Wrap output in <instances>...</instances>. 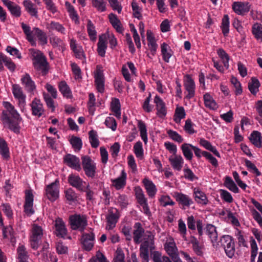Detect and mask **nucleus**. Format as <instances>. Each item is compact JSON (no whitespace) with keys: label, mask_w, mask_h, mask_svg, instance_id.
Instances as JSON below:
<instances>
[{"label":"nucleus","mask_w":262,"mask_h":262,"mask_svg":"<svg viewBox=\"0 0 262 262\" xmlns=\"http://www.w3.org/2000/svg\"><path fill=\"white\" fill-rule=\"evenodd\" d=\"M4 106L8 111H3L1 117L4 126L16 134H19L20 129L19 124L21 121V118L10 102H5Z\"/></svg>","instance_id":"obj_1"},{"label":"nucleus","mask_w":262,"mask_h":262,"mask_svg":"<svg viewBox=\"0 0 262 262\" xmlns=\"http://www.w3.org/2000/svg\"><path fill=\"white\" fill-rule=\"evenodd\" d=\"M143 242L140 247V257L144 262L149 261V250L152 251L155 249V235L149 230H146L145 236L142 239Z\"/></svg>","instance_id":"obj_2"},{"label":"nucleus","mask_w":262,"mask_h":262,"mask_svg":"<svg viewBox=\"0 0 262 262\" xmlns=\"http://www.w3.org/2000/svg\"><path fill=\"white\" fill-rule=\"evenodd\" d=\"M69 224L72 230H78L83 232L88 225V221L85 215L74 214L69 216Z\"/></svg>","instance_id":"obj_3"},{"label":"nucleus","mask_w":262,"mask_h":262,"mask_svg":"<svg viewBox=\"0 0 262 262\" xmlns=\"http://www.w3.org/2000/svg\"><path fill=\"white\" fill-rule=\"evenodd\" d=\"M42 235L43 230L42 227L37 224H33L31 235L30 237V245L32 249L36 250L38 248Z\"/></svg>","instance_id":"obj_4"},{"label":"nucleus","mask_w":262,"mask_h":262,"mask_svg":"<svg viewBox=\"0 0 262 262\" xmlns=\"http://www.w3.org/2000/svg\"><path fill=\"white\" fill-rule=\"evenodd\" d=\"M81 160L82 168L85 175L89 178H94L96 173V164L88 156L82 157Z\"/></svg>","instance_id":"obj_5"},{"label":"nucleus","mask_w":262,"mask_h":262,"mask_svg":"<svg viewBox=\"0 0 262 262\" xmlns=\"http://www.w3.org/2000/svg\"><path fill=\"white\" fill-rule=\"evenodd\" d=\"M220 243L224 248L228 257L232 258L235 253V246L233 238L229 235H223L220 239Z\"/></svg>","instance_id":"obj_6"},{"label":"nucleus","mask_w":262,"mask_h":262,"mask_svg":"<svg viewBox=\"0 0 262 262\" xmlns=\"http://www.w3.org/2000/svg\"><path fill=\"white\" fill-rule=\"evenodd\" d=\"M95 235L93 231L89 233L83 232L80 239L82 248L85 251H90L94 247Z\"/></svg>","instance_id":"obj_7"},{"label":"nucleus","mask_w":262,"mask_h":262,"mask_svg":"<svg viewBox=\"0 0 262 262\" xmlns=\"http://www.w3.org/2000/svg\"><path fill=\"white\" fill-rule=\"evenodd\" d=\"M135 195L138 203L143 207L144 213L147 215H151V212L148 205L147 200L142 189L140 187H136Z\"/></svg>","instance_id":"obj_8"},{"label":"nucleus","mask_w":262,"mask_h":262,"mask_svg":"<svg viewBox=\"0 0 262 262\" xmlns=\"http://www.w3.org/2000/svg\"><path fill=\"white\" fill-rule=\"evenodd\" d=\"M184 86L187 94L185 98L190 99L195 96V84L190 75H186L184 79Z\"/></svg>","instance_id":"obj_9"},{"label":"nucleus","mask_w":262,"mask_h":262,"mask_svg":"<svg viewBox=\"0 0 262 262\" xmlns=\"http://www.w3.org/2000/svg\"><path fill=\"white\" fill-rule=\"evenodd\" d=\"M120 217V213L117 209L108 210V213L106 216V229L108 230H113L116 225Z\"/></svg>","instance_id":"obj_10"},{"label":"nucleus","mask_w":262,"mask_h":262,"mask_svg":"<svg viewBox=\"0 0 262 262\" xmlns=\"http://www.w3.org/2000/svg\"><path fill=\"white\" fill-rule=\"evenodd\" d=\"M64 163L69 167L79 171L81 170L79 158L71 154H67L63 158Z\"/></svg>","instance_id":"obj_11"},{"label":"nucleus","mask_w":262,"mask_h":262,"mask_svg":"<svg viewBox=\"0 0 262 262\" xmlns=\"http://www.w3.org/2000/svg\"><path fill=\"white\" fill-rule=\"evenodd\" d=\"M173 196L180 205L182 206L183 209L189 208L193 203L192 200L187 195L181 192H175Z\"/></svg>","instance_id":"obj_12"},{"label":"nucleus","mask_w":262,"mask_h":262,"mask_svg":"<svg viewBox=\"0 0 262 262\" xmlns=\"http://www.w3.org/2000/svg\"><path fill=\"white\" fill-rule=\"evenodd\" d=\"M133 239L135 244H139L142 241V238L145 236L146 231H145L140 222L136 223L134 225Z\"/></svg>","instance_id":"obj_13"},{"label":"nucleus","mask_w":262,"mask_h":262,"mask_svg":"<svg viewBox=\"0 0 262 262\" xmlns=\"http://www.w3.org/2000/svg\"><path fill=\"white\" fill-rule=\"evenodd\" d=\"M68 180L70 185L76 188L80 191H84V188L88 183L83 181L79 176L75 174H70Z\"/></svg>","instance_id":"obj_14"},{"label":"nucleus","mask_w":262,"mask_h":262,"mask_svg":"<svg viewBox=\"0 0 262 262\" xmlns=\"http://www.w3.org/2000/svg\"><path fill=\"white\" fill-rule=\"evenodd\" d=\"M46 195L52 202L55 201L59 198V189L56 182H53L46 187Z\"/></svg>","instance_id":"obj_15"},{"label":"nucleus","mask_w":262,"mask_h":262,"mask_svg":"<svg viewBox=\"0 0 262 262\" xmlns=\"http://www.w3.org/2000/svg\"><path fill=\"white\" fill-rule=\"evenodd\" d=\"M2 2L12 16L15 17L20 16L21 11V7L19 5L9 0H2Z\"/></svg>","instance_id":"obj_16"},{"label":"nucleus","mask_w":262,"mask_h":262,"mask_svg":"<svg viewBox=\"0 0 262 262\" xmlns=\"http://www.w3.org/2000/svg\"><path fill=\"white\" fill-rule=\"evenodd\" d=\"M22 84L24 85L25 90L31 94L33 95L36 90V85L32 80L29 74L26 73L21 78Z\"/></svg>","instance_id":"obj_17"},{"label":"nucleus","mask_w":262,"mask_h":262,"mask_svg":"<svg viewBox=\"0 0 262 262\" xmlns=\"http://www.w3.org/2000/svg\"><path fill=\"white\" fill-rule=\"evenodd\" d=\"M33 195L31 190H26L25 192V203L24 210L25 212L28 214H32L34 213L33 209Z\"/></svg>","instance_id":"obj_18"},{"label":"nucleus","mask_w":262,"mask_h":262,"mask_svg":"<svg viewBox=\"0 0 262 262\" xmlns=\"http://www.w3.org/2000/svg\"><path fill=\"white\" fill-rule=\"evenodd\" d=\"M55 234L57 236L63 238L67 234V230L62 220L59 217L55 221Z\"/></svg>","instance_id":"obj_19"},{"label":"nucleus","mask_w":262,"mask_h":262,"mask_svg":"<svg viewBox=\"0 0 262 262\" xmlns=\"http://www.w3.org/2000/svg\"><path fill=\"white\" fill-rule=\"evenodd\" d=\"M205 232L210 238L213 246L216 248H218L219 244H215L217 239V233L215 227L211 224H207L205 228Z\"/></svg>","instance_id":"obj_20"},{"label":"nucleus","mask_w":262,"mask_h":262,"mask_svg":"<svg viewBox=\"0 0 262 262\" xmlns=\"http://www.w3.org/2000/svg\"><path fill=\"white\" fill-rule=\"evenodd\" d=\"M234 11L238 15H244L250 10V5L248 3L234 2L232 5Z\"/></svg>","instance_id":"obj_21"},{"label":"nucleus","mask_w":262,"mask_h":262,"mask_svg":"<svg viewBox=\"0 0 262 262\" xmlns=\"http://www.w3.org/2000/svg\"><path fill=\"white\" fill-rule=\"evenodd\" d=\"M154 102L156 105L157 115L161 118L165 117L166 115V110L165 103L162 99L159 96L156 95L154 99Z\"/></svg>","instance_id":"obj_22"},{"label":"nucleus","mask_w":262,"mask_h":262,"mask_svg":"<svg viewBox=\"0 0 262 262\" xmlns=\"http://www.w3.org/2000/svg\"><path fill=\"white\" fill-rule=\"evenodd\" d=\"M189 243L192 245L193 251L197 255H203L204 245L201 244L195 236L192 235L190 237Z\"/></svg>","instance_id":"obj_23"},{"label":"nucleus","mask_w":262,"mask_h":262,"mask_svg":"<svg viewBox=\"0 0 262 262\" xmlns=\"http://www.w3.org/2000/svg\"><path fill=\"white\" fill-rule=\"evenodd\" d=\"M32 114L40 117L42 115L44 110L43 109L42 104L39 99L35 98L31 104Z\"/></svg>","instance_id":"obj_24"},{"label":"nucleus","mask_w":262,"mask_h":262,"mask_svg":"<svg viewBox=\"0 0 262 262\" xmlns=\"http://www.w3.org/2000/svg\"><path fill=\"white\" fill-rule=\"evenodd\" d=\"M25 10L31 16L38 18V9L36 5L30 0H25L23 2Z\"/></svg>","instance_id":"obj_25"},{"label":"nucleus","mask_w":262,"mask_h":262,"mask_svg":"<svg viewBox=\"0 0 262 262\" xmlns=\"http://www.w3.org/2000/svg\"><path fill=\"white\" fill-rule=\"evenodd\" d=\"M95 83L98 92L102 93L104 91V80L102 73L101 71H97L95 75Z\"/></svg>","instance_id":"obj_26"},{"label":"nucleus","mask_w":262,"mask_h":262,"mask_svg":"<svg viewBox=\"0 0 262 262\" xmlns=\"http://www.w3.org/2000/svg\"><path fill=\"white\" fill-rule=\"evenodd\" d=\"M169 160L172 168L180 171L182 168L184 160L181 156L172 155L169 157Z\"/></svg>","instance_id":"obj_27"},{"label":"nucleus","mask_w":262,"mask_h":262,"mask_svg":"<svg viewBox=\"0 0 262 262\" xmlns=\"http://www.w3.org/2000/svg\"><path fill=\"white\" fill-rule=\"evenodd\" d=\"M12 92L14 97L19 100V105L24 106L25 104L26 96L23 94L22 89L20 86L16 84H13Z\"/></svg>","instance_id":"obj_28"},{"label":"nucleus","mask_w":262,"mask_h":262,"mask_svg":"<svg viewBox=\"0 0 262 262\" xmlns=\"http://www.w3.org/2000/svg\"><path fill=\"white\" fill-rule=\"evenodd\" d=\"M97 46V52L98 54L101 57H104L107 48L106 37L105 34H102L99 36Z\"/></svg>","instance_id":"obj_29"},{"label":"nucleus","mask_w":262,"mask_h":262,"mask_svg":"<svg viewBox=\"0 0 262 262\" xmlns=\"http://www.w3.org/2000/svg\"><path fill=\"white\" fill-rule=\"evenodd\" d=\"M146 192L150 198H154L157 192V188L154 183L147 178L143 180Z\"/></svg>","instance_id":"obj_30"},{"label":"nucleus","mask_w":262,"mask_h":262,"mask_svg":"<svg viewBox=\"0 0 262 262\" xmlns=\"http://www.w3.org/2000/svg\"><path fill=\"white\" fill-rule=\"evenodd\" d=\"M126 174L122 170L121 176L116 179L112 180L113 185L117 190L124 188L126 185Z\"/></svg>","instance_id":"obj_31"},{"label":"nucleus","mask_w":262,"mask_h":262,"mask_svg":"<svg viewBox=\"0 0 262 262\" xmlns=\"http://www.w3.org/2000/svg\"><path fill=\"white\" fill-rule=\"evenodd\" d=\"M249 139L250 142L256 147H262V136L261 133L257 130L253 131L250 135Z\"/></svg>","instance_id":"obj_32"},{"label":"nucleus","mask_w":262,"mask_h":262,"mask_svg":"<svg viewBox=\"0 0 262 262\" xmlns=\"http://www.w3.org/2000/svg\"><path fill=\"white\" fill-rule=\"evenodd\" d=\"M58 89L64 97L68 99L72 97V91L65 81H61L59 83Z\"/></svg>","instance_id":"obj_33"},{"label":"nucleus","mask_w":262,"mask_h":262,"mask_svg":"<svg viewBox=\"0 0 262 262\" xmlns=\"http://www.w3.org/2000/svg\"><path fill=\"white\" fill-rule=\"evenodd\" d=\"M194 200L199 204L206 205L208 203L207 198L204 192L199 189L195 188L194 190Z\"/></svg>","instance_id":"obj_34"},{"label":"nucleus","mask_w":262,"mask_h":262,"mask_svg":"<svg viewBox=\"0 0 262 262\" xmlns=\"http://www.w3.org/2000/svg\"><path fill=\"white\" fill-rule=\"evenodd\" d=\"M21 26L26 36L27 39L32 46H34L35 45V41L33 35V33H34L33 30L31 31L30 27L24 23H21Z\"/></svg>","instance_id":"obj_35"},{"label":"nucleus","mask_w":262,"mask_h":262,"mask_svg":"<svg viewBox=\"0 0 262 262\" xmlns=\"http://www.w3.org/2000/svg\"><path fill=\"white\" fill-rule=\"evenodd\" d=\"M34 68L38 72H40L42 75H46L49 71V64L47 59L45 58L41 61L33 65Z\"/></svg>","instance_id":"obj_36"},{"label":"nucleus","mask_w":262,"mask_h":262,"mask_svg":"<svg viewBox=\"0 0 262 262\" xmlns=\"http://www.w3.org/2000/svg\"><path fill=\"white\" fill-rule=\"evenodd\" d=\"M108 18L111 24L116 31L119 33H122L123 29L121 26L120 20L117 18V16L113 13H111L108 15Z\"/></svg>","instance_id":"obj_37"},{"label":"nucleus","mask_w":262,"mask_h":262,"mask_svg":"<svg viewBox=\"0 0 262 262\" xmlns=\"http://www.w3.org/2000/svg\"><path fill=\"white\" fill-rule=\"evenodd\" d=\"M200 144L206 149L212 152L215 156L217 157L218 158H221V155L219 152L217 150L216 148L214 146H213L211 143L208 141L203 138L201 139L200 140Z\"/></svg>","instance_id":"obj_38"},{"label":"nucleus","mask_w":262,"mask_h":262,"mask_svg":"<svg viewBox=\"0 0 262 262\" xmlns=\"http://www.w3.org/2000/svg\"><path fill=\"white\" fill-rule=\"evenodd\" d=\"M17 253L19 262H28V253L26 251L25 247L24 245H21L18 246L17 249Z\"/></svg>","instance_id":"obj_39"},{"label":"nucleus","mask_w":262,"mask_h":262,"mask_svg":"<svg viewBox=\"0 0 262 262\" xmlns=\"http://www.w3.org/2000/svg\"><path fill=\"white\" fill-rule=\"evenodd\" d=\"M0 154L5 159H8L10 157L9 148L7 142L1 138H0Z\"/></svg>","instance_id":"obj_40"},{"label":"nucleus","mask_w":262,"mask_h":262,"mask_svg":"<svg viewBox=\"0 0 262 262\" xmlns=\"http://www.w3.org/2000/svg\"><path fill=\"white\" fill-rule=\"evenodd\" d=\"M204 104L206 107L212 110L217 108V104L212 96L209 93H206L204 95Z\"/></svg>","instance_id":"obj_41"},{"label":"nucleus","mask_w":262,"mask_h":262,"mask_svg":"<svg viewBox=\"0 0 262 262\" xmlns=\"http://www.w3.org/2000/svg\"><path fill=\"white\" fill-rule=\"evenodd\" d=\"M192 146H193L192 144L188 143H184L181 146L184 156L188 160H191L193 157V154L191 151L192 150Z\"/></svg>","instance_id":"obj_42"},{"label":"nucleus","mask_w":262,"mask_h":262,"mask_svg":"<svg viewBox=\"0 0 262 262\" xmlns=\"http://www.w3.org/2000/svg\"><path fill=\"white\" fill-rule=\"evenodd\" d=\"M111 106L112 112L115 113V116L118 118H120L121 105L119 100L117 98H114L111 102Z\"/></svg>","instance_id":"obj_43"},{"label":"nucleus","mask_w":262,"mask_h":262,"mask_svg":"<svg viewBox=\"0 0 262 262\" xmlns=\"http://www.w3.org/2000/svg\"><path fill=\"white\" fill-rule=\"evenodd\" d=\"M161 53L163 56V59L166 62H169V58L171 57V50H168L169 46L165 42L161 45Z\"/></svg>","instance_id":"obj_44"},{"label":"nucleus","mask_w":262,"mask_h":262,"mask_svg":"<svg viewBox=\"0 0 262 262\" xmlns=\"http://www.w3.org/2000/svg\"><path fill=\"white\" fill-rule=\"evenodd\" d=\"M47 28L51 30H55L62 34H65L66 33L65 28L58 22L52 21L47 25Z\"/></svg>","instance_id":"obj_45"},{"label":"nucleus","mask_w":262,"mask_h":262,"mask_svg":"<svg viewBox=\"0 0 262 262\" xmlns=\"http://www.w3.org/2000/svg\"><path fill=\"white\" fill-rule=\"evenodd\" d=\"M224 185L226 188L234 193H238L239 191V189L230 177H226Z\"/></svg>","instance_id":"obj_46"},{"label":"nucleus","mask_w":262,"mask_h":262,"mask_svg":"<svg viewBox=\"0 0 262 262\" xmlns=\"http://www.w3.org/2000/svg\"><path fill=\"white\" fill-rule=\"evenodd\" d=\"M30 51L33 65L46 58L43 54L38 50L32 49Z\"/></svg>","instance_id":"obj_47"},{"label":"nucleus","mask_w":262,"mask_h":262,"mask_svg":"<svg viewBox=\"0 0 262 262\" xmlns=\"http://www.w3.org/2000/svg\"><path fill=\"white\" fill-rule=\"evenodd\" d=\"M217 54L221 59L224 67L227 69H228L229 56L226 51L222 48H220L217 50Z\"/></svg>","instance_id":"obj_48"},{"label":"nucleus","mask_w":262,"mask_h":262,"mask_svg":"<svg viewBox=\"0 0 262 262\" xmlns=\"http://www.w3.org/2000/svg\"><path fill=\"white\" fill-rule=\"evenodd\" d=\"M34 35H35L41 44L44 45L47 43V37L46 33L39 28L35 27L33 28Z\"/></svg>","instance_id":"obj_49"},{"label":"nucleus","mask_w":262,"mask_h":262,"mask_svg":"<svg viewBox=\"0 0 262 262\" xmlns=\"http://www.w3.org/2000/svg\"><path fill=\"white\" fill-rule=\"evenodd\" d=\"M138 126L140 132L141 137L145 144H146L148 138L145 124L142 120H139L138 122Z\"/></svg>","instance_id":"obj_50"},{"label":"nucleus","mask_w":262,"mask_h":262,"mask_svg":"<svg viewBox=\"0 0 262 262\" xmlns=\"http://www.w3.org/2000/svg\"><path fill=\"white\" fill-rule=\"evenodd\" d=\"M92 3L93 7L100 12L106 10V2L104 0H92Z\"/></svg>","instance_id":"obj_51"},{"label":"nucleus","mask_w":262,"mask_h":262,"mask_svg":"<svg viewBox=\"0 0 262 262\" xmlns=\"http://www.w3.org/2000/svg\"><path fill=\"white\" fill-rule=\"evenodd\" d=\"M260 86V83L258 80L255 78H251V82L248 84V88L250 92L253 95H255L258 91V88Z\"/></svg>","instance_id":"obj_52"},{"label":"nucleus","mask_w":262,"mask_h":262,"mask_svg":"<svg viewBox=\"0 0 262 262\" xmlns=\"http://www.w3.org/2000/svg\"><path fill=\"white\" fill-rule=\"evenodd\" d=\"M186 114L185 110L183 107L180 106L176 108L175 113L174 115V121L179 123L181 122V119L185 117Z\"/></svg>","instance_id":"obj_53"},{"label":"nucleus","mask_w":262,"mask_h":262,"mask_svg":"<svg viewBox=\"0 0 262 262\" xmlns=\"http://www.w3.org/2000/svg\"><path fill=\"white\" fill-rule=\"evenodd\" d=\"M89 140L91 146L93 148H97L99 145V141L97 138V132L94 130H91L89 133Z\"/></svg>","instance_id":"obj_54"},{"label":"nucleus","mask_w":262,"mask_h":262,"mask_svg":"<svg viewBox=\"0 0 262 262\" xmlns=\"http://www.w3.org/2000/svg\"><path fill=\"white\" fill-rule=\"evenodd\" d=\"M251 246V261L254 262L255 257L257 254L258 248L257 244L253 237H250Z\"/></svg>","instance_id":"obj_55"},{"label":"nucleus","mask_w":262,"mask_h":262,"mask_svg":"<svg viewBox=\"0 0 262 262\" xmlns=\"http://www.w3.org/2000/svg\"><path fill=\"white\" fill-rule=\"evenodd\" d=\"M252 33L257 39H262V25L255 23L252 27Z\"/></svg>","instance_id":"obj_56"},{"label":"nucleus","mask_w":262,"mask_h":262,"mask_svg":"<svg viewBox=\"0 0 262 262\" xmlns=\"http://www.w3.org/2000/svg\"><path fill=\"white\" fill-rule=\"evenodd\" d=\"M87 31L90 39L92 40H95L96 38L95 27L91 20L88 21Z\"/></svg>","instance_id":"obj_57"},{"label":"nucleus","mask_w":262,"mask_h":262,"mask_svg":"<svg viewBox=\"0 0 262 262\" xmlns=\"http://www.w3.org/2000/svg\"><path fill=\"white\" fill-rule=\"evenodd\" d=\"M222 30L224 36H227L229 31V18L228 15H225L222 19Z\"/></svg>","instance_id":"obj_58"},{"label":"nucleus","mask_w":262,"mask_h":262,"mask_svg":"<svg viewBox=\"0 0 262 262\" xmlns=\"http://www.w3.org/2000/svg\"><path fill=\"white\" fill-rule=\"evenodd\" d=\"M50 42L53 48H58L59 49L63 48V41L56 36H53L50 38Z\"/></svg>","instance_id":"obj_59"},{"label":"nucleus","mask_w":262,"mask_h":262,"mask_svg":"<svg viewBox=\"0 0 262 262\" xmlns=\"http://www.w3.org/2000/svg\"><path fill=\"white\" fill-rule=\"evenodd\" d=\"M70 143L75 150H79L82 147V141L79 137L73 136L70 140Z\"/></svg>","instance_id":"obj_60"},{"label":"nucleus","mask_w":262,"mask_h":262,"mask_svg":"<svg viewBox=\"0 0 262 262\" xmlns=\"http://www.w3.org/2000/svg\"><path fill=\"white\" fill-rule=\"evenodd\" d=\"M134 152L138 158H142L143 156L142 144L140 141L136 143L134 146Z\"/></svg>","instance_id":"obj_61"},{"label":"nucleus","mask_w":262,"mask_h":262,"mask_svg":"<svg viewBox=\"0 0 262 262\" xmlns=\"http://www.w3.org/2000/svg\"><path fill=\"white\" fill-rule=\"evenodd\" d=\"M231 82L234 85L235 90V93L236 95H241L242 93V89L240 82L234 77L231 78Z\"/></svg>","instance_id":"obj_62"},{"label":"nucleus","mask_w":262,"mask_h":262,"mask_svg":"<svg viewBox=\"0 0 262 262\" xmlns=\"http://www.w3.org/2000/svg\"><path fill=\"white\" fill-rule=\"evenodd\" d=\"M167 133L168 136L173 141L178 143L183 142V138L177 132L170 129L167 131Z\"/></svg>","instance_id":"obj_63"},{"label":"nucleus","mask_w":262,"mask_h":262,"mask_svg":"<svg viewBox=\"0 0 262 262\" xmlns=\"http://www.w3.org/2000/svg\"><path fill=\"white\" fill-rule=\"evenodd\" d=\"M66 198L69 201L74 202L77 198V195L72 188H69L65 191Z\"/></svg>","instance_id":"obj_64"}]
</instances>
